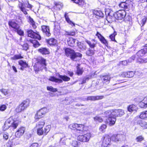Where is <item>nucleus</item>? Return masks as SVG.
Instances as JSON below:
<instances>
[{"label": "nucleus", "mask_w": 147, "mask_h": 147, "mask_svg": "<svg viewBox=\"0 0 147 147\" xmlns=\"http://www.w3.org/2000/svg\"><path fill=\"white\" fill-rule=\"evenodd\" d=\"M20 122V121L18 120V116L17 115H13L5 121L3 127V130L5 131L8 129L11 126H12L14 129H16Z\"/></svg>", "instance_id": "1"}, {"label": "nucleus", "mask_w": 147, "mask_h": 147, "mask_svg": "<svg viewBox=\"0 0 147 147\" xmlns=\"http://www.w3.org/2000/svg\"><path fill=\"white\" fill-rule=\"evenodd\" d=\"M66 56L69 57L72 60L77 61L80 60L82 56V54L79 53H76L73 50L67 48L65 49Z\"/></svg>", "instance_id": "2"}, {"label": "nucleus", "mask_w": 147, "mask_h": 147, "mask_svg": "<svg viewBox=\"0 0 147 147\" xmlns=\"http://www.w3.org/2000/svg\"><path fill=\"white\" fill-rule=\"evenodd\" d=\"M46 60L40 57L38 59L37 62L35 63L34 66V70L36 72H38L43 69H46Z\"/></svg>", "instance_id": "3"}, {"label": "nucleus", "mask_w": 147, "mask_h": 147, "mask_svg": "<svg viewBox=\"0 0 147 147\" xmlns=\"http://www.w3.org/2000/svg\"><path fill=\"white\" fill-rule=\"evenodd\" d=\"M113 110H108L105 112V115L106 117H108L106 119L107 122L108 124L110 126L114 125L116 122V119L115 117H112Z\"/></svg>", "instance_id": "4"}, {"label": "nucleus", "mask_w": 147, "mask_h": 147, "mask_svg": "<svg viewBox=\"0 0 147 147\" xmlns=\"http://www.w3.org/2000/svg\"><path fill=\"white\" fill-rule=\"evenodd\" d=\"M105 13L106 15V19L109 23H111L115 20V13L109 9H106Z\"/></svg>", "instance_id": "5"}, {"label": "nucleus", "mask_w": 147, "mask_h": 147, "mask_svg": "<svg viewBox=\"0 0 147 147\" xmlns=\"http://www.w3.org/2000/svg\"><path fill=\"white\" fill-rule=\"evenodd\" d=\"M102 147H108L110 145L111 139L109 135L105 134L104 135L102 138Z\"/></svg>", "instance_id": "6"}, {"label": "nucleus", "mask_w": 147, "mask_h": 147, "mask_svg": "<svg viewBox=\"0 0 147 147\" xmlns=\"http://www.w3.org/2000/svg\"><path fill=\"white\" fill-rule=\"evenodd\" d=\"M126 13L125 10H120L115 13V19L117 20H122L124 18L126 19Z\"/></svg>", "instance_id": "7"}, {"label": "nucleus", "mask_w": 147, "mask_h": 147, "mask_svg": "<svg viewBox=\"0 0 147 147\" xmlns=\"http://www.w3.org/2000/svg\"><path fill=\"white\" fill-rule=\"evenodd\" d=\"M51 126L48 125L46 126L44 128H40L37 129V134L39 136L46 135L50 130Z\"/></svg>", "instance_id": "8"}, {"label": "nucleus", "mask_w": 147, "mask_h": 147, "mask_svg": "<svg viewBox=\"0 0 147 147\" xmlns=\"http://www.w3.org/2000/svg\"><path fill=\"white\" fill-rule=\"evenodd\" d=\"M48 111V110L46 107L41 108L37 112L35 117V119H37L40 118Z\"/></svg>", "instance_id": "9"}, {"label": "nucleus", "mask_w": 147, "mask_h": 147, "mask_svg": "<svg viewBox=\"0 0 147 147\" xmlns=\"http://www.w3.org/2000/svg\"><path fill=\"white\" fill-rule=\"evenodd\" d=\"M91 137V134L90 133H87L84 135H80L77 138L79 141L83 142H87L89 141Z\"/></svg>", "instance_id": "10"}, {"label": "nucleus", "mask_w": 147, "mask_h": 147, "mask_svg": "<svg viewBox=\"0 0 147 147\" xmlns=\"http://www.w3.org/2000/svg\"><path fill=\"white\" fill-rule=\"evenodd\" d=\"M96 36H97L99 40L101 43L104 45L105 46L108 47V42L105 38L98 32H97Z\"/></svg>", "instance_id": "11"}, {"label": "nucleus", "mask_w": 147, "mask_h": 147, "mask_svg": "<svg viewBox=\"0 0 147 147\" xmlns=\"http://www.w3.org/2000/svg\"><path fill=\"white\" fill-rule=\"evenodd\" d=\"M28 36L32 38L37 39L39 40L41 39V37L40 35L33 32L32 30H30L27 31Z\"/></svg>", "instance_id": "12"}, {"label": "nucleus", "mask_w": 147, "mask_h": 147, "mask_svg": "<svg viewBox=\"0 0 147 147\" xmlns=\"http://www.w3.org/2000/svg\"><path fill=\"white\" fill-rule=\"evenodd\" d=\"M113 115L116 117H120L124 114V111L122 109H114L113 110Z\"/></svg>", "instance_id": "13"}, {"label": "nucleus", "mask_w": 147, "mask_h": 147, "mask_svg": "<svg viewBox=\"0 0 147 147\" xmlns=\"http://www.w3.org/2000/svg\"><path fill=\"white\" fill-rule=\"evenodd\" d=\"M42 31L44 35L47 37L50 36L51 33L50 32L49 27L46 26H42L41 27Z\"/></svg>", "instance_id": "14"}, {"label": "nucleus", "mask_w": 147, "mask_h": 147, "mask_svg": "<svg viewBox=\"0 0 147 147\" xmlns=\"http://www.w3.org/2000/svg\"><path fill=\"white\" fill-rule=\"evenodd\" d=\"M124 136L121 134L113 135L111 137L112 141L117 142L121 141L123 139Z\"/></svg>", "instance_id": "15"}, {"label": "nucleus", "mask_w": 147, "mask_h": 147, "mask_svg": "<svg viewBox=\"0 0 147 147\" xmlns=\"http://www.w3.org/2000/svg\"><path fill=\"white\" fill-rule=\"evenodd\" d=\"M25 130V128L24 127H21L19 128L15 134L16 136L20 138L24 134Z\"/></svg>", "instance_id": "16"}, {"label": "nucleus", "mask_w": 147, "mask_h": 147, "mask_svg": "<svg viewBox=\"0 0 147 147\" xmlns=\"http://www.w3.org/2000/svg\"><path fill=\"white\" fill-rule=\"evenodd\" d=\"M147 53V44L145 45L144 48L139 50L136 53L138 57L143 56Z\"/></svg>", "instance_id": "17"}, {"label": "nucleus", "mask_w": 147, "mask_h": 147, "mask_svg": "<svg viewBox=\"0 0 147 147\" xmlns=\"http://www.w3.org/2000/svg\"><path fill=\"white\" fill-rule=\"evenodd\" d=\"M67 43L69 46L74 47L76 44L78 45V41L72 38H70L67 40Z\"/></svg>", "instance_id": "18"}, {"label": "nucleus", "mask_w": 147, "mask_h": 147, "mask_svg": "<svg viewBox=\"0 0 147 147\" xmlns=\"http://www.w3.org/2000/svg\"><path fill=\"white\" fill-rule=\"evenodd\" d=\"M134 72L133 71L123 72L121 74L120 76L123 78H131L134 76Z\"/></svg>", "instance_id": "19"}, {"label": "nucleus", "mask_w": 147, "mask_h": 147, "mask_svg": "<svg viewBox=\"0 0 147 147\" xmlns=\"http://www.w3.org/2000/svg\"><path fill=\"white\" fill-rule=\"evenodd\" d=\"M93 17H94L97 18H99L100 17H102L104 14L102 11L100 10H94L93 11Z\"/></svg>", "instance_id": "20"}, {"label": "nucleus", "mask_w": 147, "mask_h": 147, "mask_svg": "<svg viewBox=\"0 0 147 147\" xmlns=\"http://www.w3.org/2000/svg\"><path fill=\"white\" fill-rule=\"evenodd\" d=\"M86 42L92 49L94 48L97 44L96 40L95 39H92L91 41L86 40Z\"/></svg>", "instance_id": "21"}, {"label": "nucleus", "mask_w": 147, "mask_h": 147, "mask_svg": "<svg viewBox=\"0 0 147 147\" xmlns=\"http://www.w3.org/2000/svg\"><path fill=\"white\" fill-rule=\"evenodd\" d=\"M101 78L103 83L107 84L109 83L111 77L110 75H106L102 76Z\"/></svg>", "instance_id": "22"}, {"label": "nucleus", "mask_w": 147, "mask_h": 147, "mask_svg": "<svg viewBox=\"0 0 147 147\" xmlns=\"http://www.w3.org/2000/svg\"><path fill=\"white\" fill-rule=\"evenodd\" d=\"M103 98V96H88L87 97V100H100Z\"/></svg>", "instance_id": "23"}, {"label": "nucleus", "mask_w": 147, "mask_h": 147, "mask_svg": "<svg viewBox=\"0 0 147 147\" xmlns=\"http://www.w3.org/2000/svg\"><path fill=\"white\" fill-rule=\"evenodd\" d=\"M18 6L21 11H22L25 15H26L28 14V13L27 11L28 10L26 9L24 7V3L20 2L18 4Z\"/></svg>", "instance_id": "24"}, {"label": "nucleus", "mask_w": 147, "mask_h": 147, "mask_svg": "<svg viewBox=\"0 0 147 147\" xmlns=\"http://www.w3.org/2000/svg\"><path fill=\"white\" fill-rule=\"evenodd\" d=\"M8 24L9 26L13 28L15 31L18 29L20 27L18 24L14 22L9 21Z\"/></svg>", "instance_id": "25"}, {"label": "nucleus", "mask_w": 147, "mask_h": 147, "mask_svg": "<svg viewBox=\"0 0 147 147\" xmlns=\"http://www.w3.org/2000/svg\"><path fill=\"white\" fill-rule=\"evenodd\" d=\"M120 7L124 9L126 11H128L129 9V6L127 3L125 2H122L119 4Z\"/></svg>", "instance_id": "26"}, {"label": "nucleus", "mask_w": 147, "mask_h": 147, "mask_svg": "<svg viewBox=\"0 0 147 147\" xmlns=\"http://www.w3.org/2000/svg\"><path fill=\"white\" fill-rule=\"evenodd\" d=\"M47 42L50 45L54 46L57 43V40L54 38H50L47 40Z\"/></svg>", "instance_id": "27"}, {"label": "nucleus", "mask_w": 147, "mask_h": 147, "mask_svg": "<svg viewBox=\"0 0 147 147\" xmlns=\"http://www.w3.org/2000/svg\"><path fill=\"white\" fill-rule=\"evenodd\" d=\"M49 80L52 82H55L56 83H62L63 82L62 80L60 79L57 78L53 76L50 77Z\"/></svg>", "instance_id": "28"}, {"label": "nucleus", "mask_w": 147, "mask_h": 147, "mask_svg": "<svg viewBox=\"0 0 147 147\" xmlns=\"http://www.w3.org/2000/svg\"><path fill=\"white\" fill-rule=\"evenodd\" d=\"M45 121L42 119L36 123V127L37 129L43 128L45 124Z\"/></svg>", "instance_id": "29"}, {"label": "nucleus", "mask_w": 147, "mask_h": 147, "mask_svg": "<svg viewBox=\"0 0 147 147\" xmlns=\"http://www.w3.org/2000/svg\"><path fill=\"white\" fill-rule=\"evenodd\" d=\"M137 123L144 129L147 128V122L141 120H139Z\"/></svg>", "instance_id": "30"}, {"label": "nucleus", "mask_w": 147, "mask_h": 147, "mask_svg": "<svg viewBox=\"0 0 147 147\" xmlns=\"http://www.w3.org/2000/svg\"><path fill=\"white\" fill-rule=\"evenodd\" d=\"M38 51L42 55L48 54L49 53V52L48 49L45 48H41L39 49Z\"/></svg>", "instance_id": "31"}, {"label": "nucleus", "mask_w": 147, "mask_h": 147, "mask_svg": "<svg viewBox=\"0 0 147 147\" xmlns=\"http://www.w3.org/2000/svg\"><path fill=\"white\" fill-rule=\"evenodd\" d=\"M77 66L76 67L77 71L76 73L78 75H80L82 74L84 70L83 68H80V64H78Z\"/></svg>", "instance_id": "32"}, {"label": "nucleus", "mask_w": 147, "mask_h": 147, "mask_svg": "<svg viewBox=\"0 0 147 147\" xmlns=\"http://www.w3.org/2000/svg\"><path fill=\"white\" fill-rule=\"evenodd\" d=\"M74 2L84 7H85L86 5L84 0H75Z\"/></svg>", "instance_id": "33"}, {"label": "nucleus", "mask_w": 147, "mask_h": 147, "mask_svg": "<svg viewBox=\"0 0 147 147\" xmlns=\"http://www.w3.org/2000/svg\"><path fill=\"white\" fill-rule=\"evenodd\" d=\"M67 13L65 12L64 15V17L65 18L66 20L68 23L71 25L72 26H75V24L70 20L67 15Z\"/></svg>", "instance_id": "34"}, {"label": "nucleus", "mask_w": 147, "mask_h": 147, "mask_svg": "<svg viewBox=\"0 0 147 147\" xmlns=\"http://www.w3.org/2000/svg\"><path fill=\"white\" fill-rule=\"evenodd\" d=\"M20 45L22 47V49L25 51H27L29 47L28 44L27 43H25L21 41L20 43Z\"/></svg>", "instance_id": "35"}, {"label": "nucleus", "mask_w": 147, "mask_h": 147, "mask_svg": "<svg viewBox=\"0 0 147 147\" xmlns=\"http://www.w3.org/2000/svg\"><path fill=\"white\" fill-rule=\"evenodd\" d=\"M147 18L146 16H144L141 18L140 20L139 21V23L140 26L142 27L145 24Z\"/></svg>", "instance_id": "36"}, {"label": "nucleus", "mask_w": 147, "mask_h": 147, "mask_svg": "<svg viewBox=\"0 0 147 147\" xmlns=\"http://www.w3.org/2000/svg\"><path fill=\"white\" fill-rule=\"evenodd\" d=\"M30 102V101L29 99H26L23 101L21 104L25 109V108L29 106Z\"/></svg>", "instance_id": "37"}, {"label": "nucleus", "mask_w": 147, "mask_h": 147, "mask_svg": "<svg viewBox=\"0 0 147 147\" xmlns=\"http://www.w3.org/2000/svg\"><path fill=\"white\" fill-rule=\"evenodd\" d=\"M58 77L60 78L61 80L65 82L69 81L70 78L68 76L65 75H61L60 74H59Z\"/></svg>", "instance_id": "38"}, {"label": "nucleus", "mask_w": 147, "mask_h": 147, "mask_svg": "<svg viewBox=\"0 0 147 147\" xmlns=\"http://www.w3.org/2000/svg\"><path fill=\"white\" fill-rule=\"evenodd\" d=\"M128 111L130 112H132L134 111H136L137 108L136 106L134 105H131L127 107Z\"/></svg>", "instance_id": "39"}, {"label": "nucleus", "mask_w": 147, "mask_h": 147, "mask_svg": "<svg viewBox=\"0 0 147 147\" xmlns=\"http://www.w3.org/2000/svg\"><path fill=\"white\" fill-rule=\"evenodd\" d=\"M85 128V127L84 125L78 124L76 130L81 131H84L86 130Z\"/></svg>", "instance_id": "40"}, {"label": "nucleus", "mask_w": 147, "mask_h": 147, "mask_svg": "<svg viewBox=\"0 0 147 147\" xmlns=\"http://www.w3.org/2000/svg\"><path fill=\"white\" fill-rule=\"evenodd\" d=\"M30 42L33 44V46L35 48H36L40 45L39 43L36 40H30Z\"/></svg>", "instance_id": "41"}, {"label": "nucleus", "mask_w": 147, "mask_h": 147, "mask_svg": "<svg viewBox=\"0 0 147 147\" xmlns=\"http://www.w3.org/2000/svg\"><path fill=\"white\" fill-rule=\"evenodd\" d=\"M25 109L20 104L18 106L16 109V111L17 113H20L24 111Z\"/></svg>", "instance_id": "42"}, {"label": "nucleus", "mask_w": 147, "mask_h": 147, "mask_svg": "<svg viewBox=\"0 0 147 147\" xmlns=\"http://www.w3.org/2000/svg\"><path fill=\"white\" fill-rule=\"evenodd\" d=\"M28 18L29 21L30 22V25L32 26L33 28L34 29L36 28V24H35V22L34 21L33 19L30 16H29Z\"/></svg>", "instance_id": "43"}, {"label": "nucleus", "mask_w": 147, "mask_h": 147, "mask_svg": "<svg viewBox=\"0 0 147 147\" xmlns=\"http://www.w3.org/2000/svg\"><path fill=\"white\" fill-rule=\"evenodd\" d=\"M94 120L96 122L101 123L103 121L102 118L98 115H97L94 118Z\"/></svg>", "instance_id": "44"}, {"label": "nucleus", "mask_w": 147, "mask_h": 147, "mask_svg": "<svg viewBox=\"0 0 147 147\" xmlns=\"http://www.w3.org/2000/svg\"><path fill=\"white\" fill-rule=\"evenodd\" d=\"M138 101L139 102V105L141 108L146 107L147 105L144 102H143V101L141 99L140 100H139Z\"/></svg>", "instance_id": "45"}, {"label": "nucleus", "mask_w": 147, "mask_h": 147, "mask_svg": "<svg viewBox=\"0 0 147 147\" xmlns=\"http://www.w3.org/2000/svg\"><path fill=\"white\" fill-rule=\"evenodd\" d=\"M19 64L20 66L26 68L28 66V64L26 62L22 60H20L19 61Z\"/></svg>", "instance_id": "46"}, {"label": "nucleus", "mask_w": 147, "mask_h": 147, "mask_svg": "<svg viewBox=\"0 0 147 147\" xmlns=\"http://www.w3.org/2000/svg\"><path fill=\"white\" fill-rule=\"evenodd\" d=\"M78 142L76 140H73L71 143L69 147H78Z\"/></svg>", "instance_id": "47"}, {"label": "nucleus", "mask_w": 147, "mask_h": 147, "mask_svg": "<svg viewBox=\"0 0 147 147\" xmlns=\"http://www.w3.org/2000/svg\"><path fill=\"white\" fill-rule=\"evenodd\" d=\"M107 126L105 124H102L99 128V130L100 131L104 133L105 132V129L106 128Z\"/></svg>", "instance_id": "48"}, {"label": "nucleus", "mask_w": 147, "mask_h": 147, "mask_svg": "<svg viewBox=\"0 0 147 147\" xmlns=\"http://www.w3.org/2000/svg\"><path fill=\"white\" fill-rule=\"evenodd\" d=\"M23 57L21 55H14L13 57L11 58V59L12 60H17L23 58Z\"/></svg>", "instance_id": "49"}, {"label": "nucleus", "mask_w": 147, "mask_h": 147, "mask_svg": "<svg viewBox=\"0 0 147 147\" xmlns=\"http://www.w3.org/2000/svg\"><path fill=\"white\" fill-rule=\"evenodd\" d=\"M47 90L53 92H55L57 91V88H54L52 86H47Z\"/></svg>", "instance_id": "50"}, {"label": "nucleus", "mask_w": 147, "mask_h": 147, "mask_svg": "<svg viewBox=\"0 0 147 147\" xmlns=\"http://www.w3.org/2000/svg\"><path fill=\"white\" fill-rule=\"evenodd\" d=\"M77 125H78V124L73 123L69 125V127L72 129L76 130Z\"/></svg>", "instance_id": "51"}, {"label": "nucleus", "mask_w": 147, "mask_h": 147, "mask_svg": "<svg viewBox=\"0 0 147 147\" xmlns=\"http://www.w3.org/2000/svg\"><path fill=\"white\" fill-rule=\"evenodd\" d=\"M116 34V32H114L113 34H111L110 36L109 37L111 41L116 42L115 39V37Z\"/></svg>", "instance_id": "52"}, {"label": "nucleus", "mask_w": 147, "mask_h": 147, "mask_svg": "<svg viewBox=\"0 0 147 147\" xmlns=\"http://www.w3.org/2000/svg\"><path fill=\"white\" fill-rule=\"evenodd\" d=\"M144 138L142 136H140L137 137L136 139V140L138 142H140L144 140Z\"/></svg>", "instance_id": "53"}, {"label": "nucleus", "mask_w": 147, "mask_h": 147, "mask_svg": "<svg viewBox=\"0 0 147 147\" xmlns=\"http://www.w3.org/2000/svg\"><path fill=\"white\" fill-rule=\"evenodd\" d=\"M16 31L18 34L20 36H23L24 34V32L22 30L19 28L16 30Z\"/></svg>", "instance_id": "54"}, {"label": "nucleus", "mask_w": 147, "mask_h": 147, "mask_svg": "<svg viewBox=\"0 0 147 147\" xmlns=\"http://www.w3.org/2000/svg\"><path fill=\"white\" fill-rule=\"evenodd\" d=\"M62 136H61L60 142H61L63 143H65V142H63V141H65L66 139V138H65V136L64 134H62Z\"/></svg>", "instance_id": "55"}, {"label": "nucleus", "mask_w": 147, "mask_h": 147, "mask_svg": "<svg viewBox=\"0 0 147 147\" xmlns=\"http://www.w3.org/2000/svg\"><path fill=\"white\" fill-rule=\"evenodd\" d=\"M65 34L73 36L75 35V32L74 31L66 32Z\"/></svg>", "instance_id": "56"}, {"label": "nucleus", "mask_w": 147, "mask_h": 147, "mask_svg": "<svg viewBox=\"0 0 147 147\" xmlns=\"http://www.w3.org/2000/svg\"><path fill=\"white\" fill-rule=\"evenodd\" d=\"M140 117L141 119H143L146 118L145 111L142 112L141 113L140 115Z\"/></svg>", "instance_id": "57"}, {"label": "nucleus", "mask_w": 147, "mask_h": 147, "mask_svg": "<svg viewBox=\"0 0 147 147\" xmlns=\"http://www.w3.org/2000/svg\"><path fill=\"white\" fill-rule=\"evenodd\" d=\"M94 54V52L93 50H90V49L88 50L86 52V54L89 56H91Z\"/></svg>", "instance_id": "58"}, {"label": "nucleus", "mask_w": 147, "mask_h": 147, "mask_svg": "<svg viewBox=\"0 0 147 147\" xmlns=\"http://www.w3.org/2000/svg\"><path fill=\"white\" fill-rule=\"evenodd\" d=\"M6 147H12L13 146V142L11 141H9L6 144Z\"/></svg>", "instance_id": "59"}, {"label": "nucleus", "mask_w": 147, "mask_h": 147, "mask_svg": "<svg viewBox=\"0 0 147 147\" xmlns=\"http://www.w3.org/2000/svg\"><path fill=\"white\" fill-rule=\"evenodd\" d=\"M7 108V106L5 105H3L0 106V111H4Z\"/></svg>", "instance_id": "60"}, {"label": "nucleus", "mask_w": 147, "mask_h": 147, "mask_svg": "<svg viewBox=\"0 0 147 147\" xmlns=\"http://www.w3.org/2000/svg\"><path fill=\"white\" fill-rule=\"evenodd\" d=\"M136 57V55L132 56L131 58H129L128 60V61L129 63H131L134 60Z\"/></svg>", "instance_id": "61"}, {"label": "nucleus", "mask_w": 147, "mask_h": 147, "mask_svg": "<svg viewBox=\"0 0 147 147\" xmlns=\"http://www.w3.org/2000/svg\"><path fill=\"white\" fill-rule=\"evenodd\" d=\"M91 77L90 76H89L88 77H87L86 78H84L83 79L82 82L81 83L82 84H83L85 83L86 82V80H88Z\"/></svg>", "instance_id": "62"}, {"label": "nucleus", "mask_w": 147, "mask_h": 147, "mask_svg": "<svg viewBox=\"0 0 147 147\" xmlns=\"http://www.w3.org/2000/svg\"><path fill=\"white\" fill-rule=\"evenodd\" d=\"M0 91L5 95H6L8 94L7 91V90L2 89H1Z\"/></svg>", "instance_id": "63"}, {"label": "nucleus", "mask_w": 147, "mask_h": 147, "mask_svg": "<svg viewBox=\"0 0 147 147\" xmlns=\"http://www.w3.org/2000/svg\"><path fill=\"white\" fill-rule=\"evenodd\" d=\"M3 138L4 139L6 140H7L9 138L8 134L7 133L5 132L3 134Z\"/></svg>", "instance_id": "64"}]
</instances>
